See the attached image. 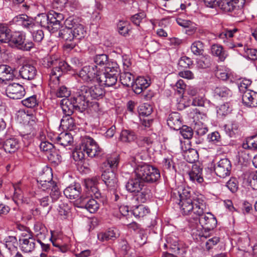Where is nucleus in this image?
I'll use <instances>...</instances> for the list:
<instances>
[{
	"label": "nucleus",
	"instance_id": "nucleus-1",
	"mask_svg": "<svg viewBox=\"0 0 257 257\" xmlns=\"http://www.w3.org/2000/svg\"><path fill=\"white\" fill-rule=\"evenodd\" d=\"M171 200L180 206L184 215H192L198 220L205 232L213 230L217 225L216 217L210 212L205 213L206 204L201 195H197L189 188H178L171 194Z\"/></svg>",
	"mask_w": 257,
	"mask_h": 257
},
{
	"label": "nucleus",
	"instance_id": "nucleus-2",
	"mask_svg": "<svg viewBox=\"0 0 257 257\" xmlns=\"http://www.w3.org/2000/svg\"><path fill=\"white\" fill-rule=\"evenodd\" d=\"M119 162V155L115 153L108 154L100 167L101 179L109 189L117 188L118 180L113 170L117 168Z\"/></svg>",
	"mask_w": 257,
	"mask_h": 257
},
{
	"label": "nucleus",
	"instance_id": "nucleus-3",
	"mask_svg": "<svg viewBox=\"0 0 257 257\" xmlns=\"http://www.w3.org/2000/svg\"><path fill=\"white\" fill-rule=\"evenodd\" d=\"M43 65L45 67H53L50 74L49 86L53 89H55L59 84V78L64 73L71 69V67L65 61L58 59L55 56L45 58Z\"/></svg>",
	"mask_w": 257,
	"mask_h": 257
},
{
	"label": "nucleus",
	"instance_id": "nucleus-4",
	"mask_svg": "<svg viewBox=\"0 0 257 257\" xmlns=\"http://www.w3.org/2000/svg\"><path fill=\"white\" fill-rule=\"evenodd\" d=\"M135 174L143 183H155L160 178L159 170L156 167L146 163L139 165L135 170Z\"/></svg>",
	"mask_w": 257,
	"mask_h": 257
},
{
	"label": "nucleus",
	"instance_id": "nucleus-5",
	"mask_svg": "<svg viewBox=\"0 0 257 257\" xmlns=\"http://www.w3.org/2000/svg\"><path fill=\"white\" fill-rule=\"evenodd\" d=\"M81 150L90 158H101L104 154L97 143L91 137L86 136L82 140Z\"/></svg>",
	"mask_w": 257,
	"mask_h": 257
},
{
	"label": "nucleus",
	"instance_id": "nucleus-6",
	"mask_svg": "<svg viewBox=\"0 0 257 257\" xmlns=\"http://www.w3.org/2000/svg\"><path fill=\"white\" fill-rule=\"evenodd\" d=\"M10 41L8 42L12 47L24 51H30L34 47V44L32 41L26 42L25 34L21 32H14L11 34Z\"/></svg>",
	"mask_w": 257,
	"mask_h": 257
},
{
	"label": "nucleus",
	"instance_id": "nucleus-7",
	"mask_svg": "<svg viewBox=\"0 0 257 257\" xmlns=\"http://www.w3.org/2000/svg\"><path fill=\"white\" fill-rule=\"evenodd\" d=\"M19 241L20 249L23 252L31 253L35 250L36 241L31 231L26 230L22 233Z\"/></svg>",
	"mask_w": 257,
	"mask_h": 257
},
{
	"label": "nucleus",
	"instance_id": "nucleus-8",
	"mask_svg": "<svg viewBox=\"0 0 257 257\" xmlns=\"http://www.w3.org/2000/svg\"><path fill=\"white\" fill-rule=\"evenodd\" d=\"M100 71L95 65L84 66L79 71L77 75L84 82H90L95 80L97 82Z\"/></svg>",
	"mask_w": 257,
	"mask_h": 257
},
{
	"label": "nucleus",
	"instance_id": "nucleus-9",
	"mask_svg": "<svg viewBox=\"0 0 257 257\" xmlns=\"http://www.w3.org/2000/svg\"><path fill=\"white\" fill-rule=\"evenodd\" d=\"M58 37L65 42L64 47L66 49L72 50L77 45L73 36L72 30L66 27L60 29L58 31Z\"/></svg>",
	"mask_w": 257,
	"mask_h": 257
},
{
	"label": "nucleus",
	"instance_id": "nucleus-10",
	"mask_svg": "<svg viewBox=\"0 0 257 257\" xmlns=\"http://www.w3.org/2000/svg\"><path fill=\"white\" fill-rule=\"evenodd\" d=\"M213 168L216 175L221 178H225L230 174L231 162L228 159H222L213 165Z\"/></svg>",
	"mask_w": 257,
	"mask_h": 257
},
{
	"label": "nucleus",
	"instance_id": "nucleus-11",
	"mask_svg": "<svg viewBox=\"0 0 257 257\" xmlns=\"http://www.w3.org/2000/svg\"><path fill=\"white\" fill-rule=\"evenodd\" d=\"M80 208L86 209L91 213L96 212L99 208V204L94 199L82 195L76 200Z\"/></svg>",
	"mask_w": 257,
	"mask_h": 257
},
{
	"label": "nucleus",
	"instance_id": "nucleus-12",
	"mask_svg": "<svg viewBox=\"0 0 257 257\" xmlns=\"http://www.w3.org/2000/svg\"><path fill=\"white\" fill-rule=\"evenodd\" d=\"M6 93L10 98L19 99L24 96L26 92L23 85L19 83H13L7 86Z\"/></svg>",
	"mask_w": 257,
	"mask_h": 257
},
{
	"label": "nucleus",
	"instance_id": "nucleus-13",
	"mask_svg": "<svg viewBox=\"0 0 257 257\" xmlns=\"http://www.w3.org/2000/svg\"><path fill=\"white\" fill-rule=\"evenodd\" d=\"M71 98L75 105H76V110L79 112H83L89 105V98L86 93L82 91V86L79 92V94L76 96L71 97Z\"/></svg>",
	"mask_w": 257,
	"mask_h": 257
},
{
	"label": "nucleus",
	"instance_id": "nucleus-14",
	"mask_svg": "<svg viewBox=\"0 0 257 257\" xmlns=\"http://www.w3.org/2000/svg\"><path fill=\"white\" fill-rule=\"evenodd\" d=\"M55 15V12L52 11L49 12L47 15H42V17L43 20H41L40 23L41 25L45 26V22H46L47 24V27L50 30L52 33L58 31L60 28L61 24L58 23Z\"/></svg>",
	"mask_w": 257,
	"mask_h": 257
},
{
	"label": "nucleus",
	"instance_id": "nucleus-15",
	"mask_svg": "<svg viewBox=\"0 0 257 257\" xmlns=\"http://www.w3.org/2000/svg\"><path fill=\"white\" fill-rule=\"evenodd\" d=\"M101 85H95L90 87L82 86V91L88 95V98L90 97L92 99H99L102 98L104 94V90L102 88Z\"/></svg>",
	"mask_w": 257,
	"mask_h": 257
},
{
	"label": "nucleus",
	"instance_id": "nucleus-16",
	"mask_svg": "<svg viewBox=\"0 0 257 257\" xmlns=\"http://www.w3.org/2000/svg\"><path fill=\"white\" fill-rule=\"evenodd\" d=\"M120 235L118 229L116 228H110L104 232L97 234L98 239L101 241H111L116 239Z\"/></svg>",
	"mask_w": 257,
	"mask_h": 257
},
{
	"label": "nucleus",
	"instance_id": "nucleus-17",
	"mask_svg": "<svg viewBox=\"0 0 257 257\" xmlns=\"http://www.w3.org/2000/svg\"><path fill=\"white\" fill-rule=\"evenodd\" d=\"M242 100L244 105L249 107L257 106V92L249 90L242 92Z\"/></svg>",
	"mask_w": 257,
	"mask_h": 257
},
{
	"label": "nucleus",
	"instance_id": "nucleus-18",
	"mask_svg": "<svg viewBox=\"0 0 257 257\" xmlns=\"http://www.w3.org/2000/svg\"><path fill=\"white\" fill-rule=\"evenodd\" d=\"M143 186L144 183L136 176L134 178L130 179L125 185L126 190L134 193H139L142 190Z\"/></svg>",
	"mask_w": 257,
	"mask_h": 257
},
{
	"label": "nucleus",
	"instance_id": "nucleus-19",
	"mask_svg": "<svg viewBox=\"0 0 257 257\" xmlns=\"http://www.w3.org/2000/svg\"><path fill=\"white\" fill-rule=\"evenodd\" d=\"M82 191L81 186L78 183H75L67 187L64 190V194L65 196L70 199L78 200Z\"/></svg>",
	"mask_w": 257,
	"mask_h": 257
},
{
	"label": "nucleus",
	"instance_id": "nucleus-20",
	"mask_svg": "<svg viewBox=\"0 0 257 257\" xmlns=\"http://www.w3.org/2000/svg\"><path fill=\"white\" fill-rule=\"evenodd\" d=\"M36 68L32 65L26 64L22 66L19 70L20 76L25 79L32 80L37 74Z\"/></svg>",
	"mask_w": 257,
	"mask_h": 257
},
{
	"label": "nucleus",
	"instance_id": "nucleus-21",
	"mask_svg": "<svg viewBox=\"0 0 257 257\" xmlns=\"http://www.w3.org/2000/svg\"><path fill=\"white\" fill-rule=\"evenodd\" d=\"M155 139L152 136L138 137L136 143L143 151H149L155 143Z\"/></svg>",
	"mask_w": 257,
	"mask_h": 257
},
{
	"label": "nucleus",
	"instance_id": "nucleus-22",
	"mask_svg": "<svg viewBox=\"0 0 257 257\" xmlns=\"http://www.w3.org/2000/svg\"><path fill=\"white\" fill-rule=\"evenodd\" d=\"M117 77L115 76L111 75L110 74L105 73H99L97 77V82L100 85H104L106 87H111L114 85L117 81Z\"/></svg>",
	"mask_w": 257,
	"mask_h": 257
},
{
	"label": "nucleus",
	"instance_id": "nucleus-23",
	"mask_svg": "<svg viewBox=\"0 0 257 257\" xmlns=\"http://www.w3.org/2000/svg\"><path fill=\"white\" fill-rule=\"evenodd\" d=\"M15 69L8 65H0V81H9L15 77Z\"/></svg>",
	"mask_w": 257,
	"mask_h": 257
},
{
	"label": "nucleus",
	"instance_id": "nucleus-24",
	"mask_svg": "<svg viewBox=\"0 0 257 257\" xmlns=\"http://www.w3.org/2000/svg\"><path fill=\"white\" fill-rule=\"evenodd\" d=\"M167 124L174 130H179L182 126V121L180 113L177 112L171 113L167 119Z\"/></svg>",
	"mask_w": 257,
	"mask_h": 257
},
{
	"label": "nucleus",
	"instance_id": "nucleus-25",
	"mask_svg": "<svg viewBox=\"0 0 257 257\" xmlns=\"http://www.w3.org/2000/svg\"><path fill=\"white\" fill-rule=\"evenodd\" d=\"M150 85L148 80L143 77H138L134 82L132 88L134 92L139 94L143 92Z\"/></svg>",
	"mask_w": 257,
	"mask_h": 257
},
{
	"label": "nucleus",
	"instance_id": "nucleus-26",
	"mask_svg": "<svg viewBox=\"0 0 257 257\" xmlns=\"http://www.w3.org/2000/svg\"><path fill=\"white\" fill-rule=\"evenodd\" d=\"M138 135L136 133L130 128L122 129L120 133L119 140L124 143H131L137 141Z\"/></svg>",
	"mask_w": 257,
	"mask_h": 257
},
{
	"label": "nucleus",
	"instance_id": "nucleus-27",
	"mask_svg": "<svg viewBox=\"0 0 257 257\" xmlns=\"http://www.w3.org/2000/svg\"><path fill=\"white\" fill-rule=\"evenodd\" d=\"M202 169L196 164L192 165L191 170L189 172V176L190 180L193 182H197L201 184L203 181V178L202 176Z\"/></svg>",
	"mask_w": 257,
	"mask_h": 257
},
{
	"label": "nucleus",
	"instance_id": "nucleus-28",
	"mask_svg": "<svg viewBox=\"0 0 257 257\" xmlns=\"http://www.w3.org/2000/svg\"><path fill=\"white\" fill-rule=\"evenodd\" d=\"M61 108L64 115H72L74 110H76L72 99L70 98H64L61 101Z\"/></svg>",
	"mask_w": 257,
	"mask_h": 257
},
{
	"label": "nucleus",
	"instance_id": "nucleus-29",
	"mask_svg": "<svg viewBox=\"0 0 257 257\" xmlns=\"http://www.w3.org/2000/svg\"><path fill=\"white\" fill-rule=\"evenodd\" d=\"M43 191H38L35 193V197L39 201L40 205L43 207H48V212L52 209V204L53 203L49 195H44Z\"/></svg>",
	"mask_w": 257,
	"mask_h": 257
},
{
	"label": "nucleus",
	"instance_id": "nucleus-30",
	"mask_svg": "<svg viewBox=\"0 0 257 257\" xmlns=\"http://www.w3.org/2000/svg\"><path fill=\"white\" fill-rule=\"evenodd\" d=\"M3 147L6 152L14 153L19 148V141L15 138L8 139L4 142Z\"/></svg>",
	"mask_w": 257,
	"mask_h": 257
},
{
	"label": "nucleus",
	"instance_id": "nucleus-31",
	"mask_svg": "<svg viewBox=\"0 0 257 257\" xmlns=\"http://www.w3.org/2000/svg\"><path fill=\"white\" fill-rule=\"evenodd\" d=\"M55 141L57 144L66 147L73 143V138L70 133H62L56 138Z\"/></svg>",
	"mask_w": 257,
	"mask_h": 257
},
{
	"label": "nucleus",
	"instance_id": "nucleus-32",
	"mask_svg": "<svg viewBox=\"0 0 257 257\" xmlns=\"http://www.w3.org/2000/svg\"><path fill=\"white\" fill-rule=\"evenodd\" d=\"M71 115H64L61 120L60 126L64 130L72 131L76 127L74 119Z\"/></svg>",
	"mask_w": 257,
	"mask_h": 257
},
{
	"label": "nucleus",
	"instance_id": "nucleus-33",
	"mask_svg": "<svg viewBox=\"0 0 257 257\" xmlns=\"http://www.w3.org/2000/svg\"><path fill=\"white\" fill-rule=\"evenodd\" d=\"M211 51L212 54L218 57L220 61H224L227 56L226 51L224 50L223 48L221 45L218 44L212 45Z\"/></svg>",
	"mask_w": 257,
	"mask_h": 257
},
{
	"label": "nucleus",
	"instance_id": "nucleus-34",
	"mask_svg": "<svg viewBox=\"0 0 257 257\" xmlns=\"http://www.w3.org/2000/svg\"><path fill=\"white\" fill-rule=\"evenodd\" d=\"M127 71L128 70H124L123 72L120 74V81L124 86L132 87L135 80V76Z\"/></svg>",
	"mask_w": 257,
	"mask_h": 257
},
{
	"label": "nucleus",
	"instance_id": "nucleus-35",
	"mask_svg": "<svg viewBox=\"0 0 257 257\" xmlns=\"http://www.w3.org/2000/svg\"><path fill=\"white\" fill-rule=\"evenodd\" d=\"M210 104V101L205 97L203 92L193 97L192 102V104L194 106L201 107L209 106Z\"/></svg>",
	"mask_w": 257,
	"mask_h": 257
},
{
	"label": "nucleus",
	"instance_id": "nucleus-36",
	"mask_svg": "<svg viewBox=\"0 0 257 257\" xmlns=\"http://www.w3.org/2000/svg\"><path fill=\"white\" fill-rule=\"evenodd\" d=\"M75 28H72V32L75 41L77 43L79 40L84 38L86 34V31L82 24L75 25Z\"/></svg>",
	"mask_w": 257,
	"mask_h": 257
},
{
	"label": "nucleus",
	"instance_id": "nucleus-37",
	"mask_svg": "<svg viewBox=\"0 0 257 257\" xmlns=\"http://www.w3.org/2000/svg\"><path fill=\"white\" fill-rule=\"evenodd\" d=\"M190 49L194 55L203 56L204 52V44L201 41H195L191 44Z\"/></svg>",
	"mask_w": 257,
	"mask_h": 257
},
{
	"label": "nucleus",
	"instance_id": "nucleus-38",
	"mask_svg": "<svg viewBox=\"0 0 257 257\" xmlns=\"http://www.w3.org/2000/svg\"><path fill=\"white\" fill-rule=\"evenodd\" d=\"M184 159L190 163H193L197 161L199 158V155L197 150L194 149H189L183 153Z\"/></svg>",
	"mask_w": 257,
	"mask_h": 257
},
{
	"label": "nucleus",
	"instance_id": "nucleus-39",
	"mask_svg": "<svg viewBox=\"0 0 257 257\" xmlns=\"http://www.w3.org/2000/svg\"><path fill=\"white\" fill-rule=\"evenodd\" d=\"M50 178L48 180H44V177H41L39 180H38V186L43 191L47 189H51L53 185L56 183L52 181V174L50 175Z\"/></svg>",
	"mask_w": 257,
	"mask_h": 257
},
{
	"label": "nucleus",
	"instance_id": "nucleus-40",
	"mask_svg": "<svg viewBox=\"0 0 257 257\" xmlns=\"http://www.w3.org/2000/svg\"><path fill=\"white\" fill-rule=\"evenodd\" d=\"M150 212L148 207L143 205H139L133 207L132 213L136 217H143Z\"/></svg>",
	"mask_w": 257,
	"mask_h": 257
},
{
	"label": "nucleus",
	"instance_id": "nucleus-41",
	"mask_svg": "<svg viewBox=\"0 0 257 257\" xmlns=\"http://www.w3.org/2000/svg\"><path fill=\"white\" fill-rule=\"evenodd\" d=\"M105 71L104 73L110 74L111 75L118 77L120 74V69L118 64L114 62H110L108 63L106 66L104 67Z\"/></svg>",
	"mask_w": 257,
	"mask_h": 257
},
{
	"label": "nucleus",
	"instance_id": "nucleus-42",
	"mask_svg": "<svg viewBox=\"0 0 257 257\" xmlns=\"http://www.w3.org/2000/svg\"><path fill=\"white\" fill-rule=\"evenodd\" d=\"M49 161L54 165H58L62 161V158L59 151L53 149L48 155Z\"/></svg>",
	"mask_w": 257,
	"mask_h": 257
},
{
	"label": "nucleus",
	"instance_id": "nucleus-43",
	"mask_svg": "<svg viewBox=\"0 0 257 257\" xmlns=\"http://www.w3.org/2000/svg\"><path fill=\"white\" fill-rule=\"evenodd\" d=\"M215 95L221 97H228L232 95V92L228 88L224 86L216 87L214 89Z\"/></svg>",
	"mask_w": 257,
	"mask_h": 257
},
{
	"label": "nucleus",
	"instance_id": "nucleus-44",
	"mask_svg": "<svg viewBox=\"0 0 257 257\" xmlns=\"http://www.w3.org/2000/svg\"><path fill=\"white\" fill-rule=\"evenodd\" d=\"M11 31L9 28L3 25H0V41L3 43H8L10 41L11 35Z\"/></svg>",
	"mask_w": 257,
	"mask_h": 257
},
{
	"label": "nucleus",
	"instance_id": "nucleus-45",
	"mask_svg": "<svg viewBox=\"0 0 257 257\" xmlns=\"http://www.w3.org/2000/svg\"><path fill=\"white\" fill-rule=\"evenodd\" d=\"M18 244V240L15 236H9L6 237L5 239V245L10 251L16 250L17 248Z\"/></svg>",
	"mask_w": 257,
	"mask_h": 257
},
{
	"label": "nucleus",
	"instance_id": "nucleus-46",
	"mask_svg": "<svg viewBox=\"0 0 257 257\" xmlns=\"http://www.w3.org/2000/svg\"><path fill=\"white\" fill-rule=\"evenodd\" d=\"M151 197V190L149 189H143L136 196V200L141 203H145Z\"/></svg>",
	"mask_w": 257,
	"mask_h": 257
},
{
	"label": "nucleus",
	"instance_id": "nucleus-47",
	"mask_svg": "<svg viewBox=\"0 0 257 257\" xmlns=\"http://www.w3.org/2000/svg\"><path fill=\"white\" fill-rule=\"evenodd\" d=\"M93 61L96 64L95 65L100 66L104 65L106 66L108 63H110L108 61V56L104 54L96 55L93 57Z\"/></svg>",
	"mask_w": 257,
	"mask_h": 257
},
{
	"label": "nucleus",
	"instance_id": "nucleus-48",
	"mask_svg": "<svg viewBox=\"0 0 257 257\" xmlns=\"http://www.w3.org/2000/svg\"><path fill=\"white\" fill-rule=\"evenodd\" d=\"M217 77L223 81H232L233 76L228 70H218L216 73Z\"/></svg>",
	"mask_w": 257,
	"mask_h": 257
},
{
	"label": "nucleus",
	"instance_id": "nucleus-49",
	"mask_svg": "<svg viewBox=\"0 0 257 257\" xmlns=\"http://www.w3.org/2000/svg\"><path fill=\"white\" fill-rule=\"evenodd\" d=\"M235 10V15L239 16L242 13V9L245 0H230Z\"/></svg>",
	"mask_w": 257,
	"mask_h": 257
},
{
	"label": "nucleus",
	"instance_id": "nucleus-50",
	"mask_svg": "<svg viewBox=\"0 0 257 257\" xmlns=\"http://www.w3.org/2000/svg\"><path fill=\"white\" fill-rule=\"evenodd\" d=\"M231 111V107H230V104L226 102L220 105L218 107L217 110V113L218 116L223 117L229 114Z\"/></svg>",
	"mask_w": 257,
	"mask_h": 257
},
{
	"label": "nucleus",
	"instance_id": "nucleus-51",
	"mask_svg": "<svg viewBox=\"0 0 257 257\" xmlns=\"http://www.w3.org/2000/svg\"><path fill=\"white\" fill-rule=\"evenodd\" d=\"M238 29L233 28V29H225L219 35V38L222 39L223 42H225L226 40L228 38H232L235 36V34L237 32Z\"/></svg>",
	"mask_w": 257,
	"mask_h": 257
},
{
	"label": "nucleus",
	"instance_id": "nucleus-52",
	"mask_svg": "<svg viewBox=\"0 0 257 257\" xmlns=\"http://www.w3.org/2000/svg\"><path fill=\"white\" fill-rule=\"evenodd\" d=\"M152 106L148 103L142 104L139 106V113L142 116H148L152 113Z\"/></svg>",
	"mask_w": 257,
	"mask_h": 257
},
{
	"label": "nucleus",
	"instance_id": "nucleus-53",
	"mask_svg": "<svg viewBox=\"0 0 257 257\" xmlns=\"http://www.w3.org/2000/svg\"><path fill=\"white\" fill-rule=\"evenodd\" d=\"M22 103L23 105L27 107L32 108L37 105L38 102L37 99L36 95H34L23 100Z\"/></svg>",
	"mask_w": 257,
	"mask_h": 257
},
{
	"label": "nucleus",
	"instance_id": "nucleus-54",
	"mask_svg": "<svg viewBox=\"0 0 257 257\" xmlns=\"http://www.w3.org/2000/svg\"><path fill=\"white\" fill-rule=\"evenodd\" d=\"M180 133L182 137L185 139L192 138L193 135V131L191 127L187 125H183L180 128Z\"/></svg>",
	"mask_w": 257,
	"mask_h": 257
},
{
	"label": "nucleus",
	"instance_id": "nucleus-55",
	"mask_svg": "<svg viewBox=\"0 0 257 257\" xmlns=\"http://www.w3.org/2000/svg\"><path fill=\"white\" fill-rule=\"evenodd\" d=\"M35 231L37 233V236H41L40 237H44L48 231L46 227L41 223H37L34 225Z\"/></svg>",
	"mask_w": 257,
	"mask_h": 257
},
{
	"label": "nucleus",
	"instance_id": "nucleus-56",
	"mask_svg": "<svg viewBox=\"0 0 257 257\" xmlns=\"http://www.w3.org/2000/svg\"><path fill=\"white\" fill-rule=\"evenodd\" d=\"M220 9L225 13H231L235 15V10L230 0H224L221 5Z\"/></svg>",
	"mask_w": 257,
	"mask_h": 257
},
{
	"label": "nucleus",
	"instance_id": "nucleus-57",
	"mask_svg": "<svg viewBox=\"0 0 257 257\" xmlns=\"http://www.w3.org/2000/svg\"><path fill=\"white\" fill-rule=\"evenodd\" d=\"M49 196L53 202L57 201L61 197V192L56 184L51 188Z\"/></svg>",
	"mask_w": 257,
	"mask_h": 257
},
{
	"label": "nucleus",
	"instance_id": "nucleus-58",
	"mask_svg": "<svg viewBox=\"0 0 257 257\" xmlns=\"http://www.w3.org/2000/svg\"><path fill=\"white\" fill-rule=\"evenodd\" d=\"M52 242L53 245L57 247L58 250L62 252H66L70 249L69 245L67 243H63L59 239H56Z\"/></svg>",
	"mask_w": 257,
	"mask_h": 257
},
{
	"label": "nucleus",
	"instance_id": "nucleus-59",
	"mask_svg": "<svg viewBox=\"0 0 257 257\" xmlns=\"http://www.w3.org/2000/svg\"><path fill=\"white\" fill-rule=\"evenodd\" d=\"M208 139L210 142L216 144L217 145H222L221 138L218 132H214L208 135Z\"/></svg>",
	"mask_w": 257,
	"mask_h": 257
},
{
	"label": "nucleus",
	"instance_id": "nucleus-60",
	"mask_svg": "<svg viewBox=\"0 0 257 257\" xmlns=\"http://www.w3.org/2000/svg\"><path fill=\"white\" fill-rule=\"evenodd\" d=\"M31 31L33 40L35 42L39 43L44 39V32L41 29L35 30L34 28Z\"/></svg>",
	"mask_w": 257,
	"mask_h": 257
},
{
	"label": "nucleus",
	"instance_id": "nucleus-61",
	"mask_svg": "<svg viewBox=\"0 0 257 257\" xmlns=\"http://www.w3.org/2000/svg\"><path fill=\"white\" fill-rule=\"evenodd\" d=\"M64 24L65 25L66 28L72 29V28H75V25L80 24L77 18L74 16H71L68 17L65 21Z\"/></svg>",
	"mask_w": 257,
	"mask_h": 257
},
{
	"label": "nucleus",
	"instance_id": "nucleus-62",
	"mask_svg": "<svg viewBox=\"0 0 257 257\" xmlns=\"http://www.w3.org/2000/svg\"><path fill=\"white\" fill-rule=\"evenodd\" d=\"M226 186L232 192H236L238 189V183L237 179L235 178H231L226 183Z\"/></svg>",
	"mask_w": 257,
	"mask_h": 257
},
{
	"label": "nucleus",
	"instance_id": "nucleus-63",
	"mask_svg": "<svg viewBox=\"0 0 257 257\" xmlns=\"http://www.w3.org/2000/svg\"><path fill=\"white\" fill-rule=\"evenodd\" d=\"M57 210L60 215L66 216L69 210V207L67 202L61 200L58 204Z\"/></svg>",
	"mask_w": 257,
	"mask_h": 257
},
{
	"label": "nucleus",
	"instance_id": "nucleus-64",
	"mask_svg": "<svg viewBox=\"0 0 257 257\" xmlns=\"http://www.w3.org/2000/svg\"><path fill=\"white\" fill-rule=\"evenodd\" d=\"M56 94L58 97H66L67 98L70 95V91L66 87L61 86L58 89Z\"/></svg>",
	"mask_w": 257,
	"mask_h": 257
}]
</instances>
